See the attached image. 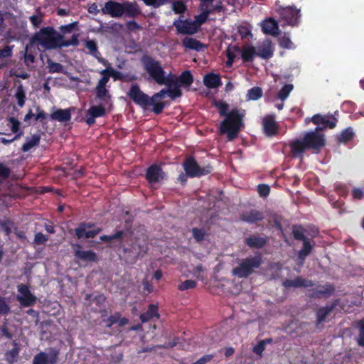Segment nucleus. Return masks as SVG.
Listing matches in <instances>:
<instances>
[{
  "label": "nucleus",
  "instance_id": "25",
  "mask_svg": "<svg viewBox=\"0 0 364 364\" xmlns=\"http://www.w3.org/2000/svg\"><path fill=\"white\" fill-rule=\"evenodd\" d=\"M132 231H130L129 230H117L116 232L110 235H102L100 237V240L105 242H110L114 240H119L122 245H123L124 240L128 237V236L132 237Z\"/></svg>",
  "mask_w": 364,
  "mask_h": 364
},
{
  "label": "nucleus",
  "instance_id": "9",
  "mask_svg": "<svg viewBox=\"0 0 364 364\" xmlns=\"http://www.w3.org/2000/svg\"><path fill=\"white\" fill-rule=\"evenodd\" d=\"M127 95L136 105L141 107L145 108L151 106V98L141 90L139 85L136 83L131 85Z\"/></svg>",
  "mask_w": 364,
  "mask_h": 364
},
{
  "label": "nucleus",
  "instance_id": "8",
  "mask_svg": "<svg viewBox=\"0 0 364 364\" xmlns=\"http://www.w3.org/2000/svg\"><path fill=\"white\" fill-rule=\"evenodd\" d=\"M276 12L279 16V21H283L282 26H296L299 25L300 10L297 9L296 6H279Z\"/></svg>",
  "mask_w": 364,
  "mask_h": 364
},
{
  "label": "nucleus",
  "instance_id": "10",
  "mask_svg": "<svg viewBox=\"0 0 364 364\" xmlns=\"http://www.w3.org/2000/svg\"><path fill=\"white\" fill-rule=\"evenodd\" d=\"M321 128L317 127L315 131L309 132L304 135L303 139L308 149H312L316 151H319L324 146V136L318 133V131Z\"/></svg>",
  "mask_w": 364,
  "mask_h": 364
},
{
  "label": "nucleus",
  "instance_id": "41",
  "mask_svg": "<svg viewBox=\"0 0 364 364\" xmlns=\"http://www.w3.org/2000/svg\"><path fill=\"white\" fill-rule=\"evenodd\" d=\"M354 132L351 127H348L343 130L338 136V140L341 143H346L353 139Z\"/></svg>",
  "mask_w": 364,
  "mask_h": 364
},
{
  "label": "nucleus",
  "instance_id": "30",
  "mask_svg": "<svg viewBox=\"0 0 364 364\" xmlns=\"http://www.w3.org/2000/svg\"><path fill=\"white\" fill-rule=\"evenodd\" d=\"M158 311L159 309L157 305L149 304L146 311L141 314L139 318L142 323L148 322L153 318H159L160 315Z\"/></svg>",
  "mask_w": 364,
  "mask_h": 364
},
{
  "label": "nucleus",
  "instance_id": "27",
  "mask_svg": "<svg viewBox=\"0 0 364 364\" xmlns=\"http://www.w3.org/2000/svg\"><path fill=\"white\" fill-rule=\"evenodd\" d=\"M50 119L60 122H68L71 119V109H58L50 114Z\"/></svg>",
  "mask_w": 364,
  "mask_h": 364
},
{
  "label": "nucleus",
  "instance_id": "43",
  "mask_svg": "<svg viewBox=\"0 0 364 364\" xmlns=\"http://www.w3.org/2000/svg\"><path fill=\"white\" fill-rule=\"evenodd\" d=\"M15 98L17 101V105L22 107L25 105L26 102V92L22 85H19L16 90V93L14 95Z\"/></svg>",
  "mask_w": 364,
  "mask_h": 364
},
{
  "label": "nucleus",
  "instance_id": "11",
  "mask_svg": "<svg viewBox=\"0 0 364 364\" xmlns=\"http://www.w3.org/2000/svg\"><path fill=\"white\" fill-rule=\"evenodd\" d=\"M19 293L16 296L17 301L22 307L32 306L37 302V297L30 291L27 284H21L17 286Z\"/></svg>",
  "mask_w": 364,
  "mask_h": 364
},
{
  "label": "nucleus",
  "instance_id": "37",
  "mask_svg": "<svg viewBox=\"0 0 364 364\" xmlns=\"http://www.w3.org/2000/svg\"><path fill=\"white\" fill-rule=\"evenodd\" d=\"M41 136L38 134H33L31 138L27 137L26 141L23 144L21 151L23 152L29 151L34 146H38Z\"/></svg>",
  "mask_w": 364,
  "mask_h": 364
},
{
  "label": "nucleus",
  "instance_id": "36",
  "mask_svg": "<svg viewBox=\"0 0 364 364\" xmlns=\"http://www.w3.org/2000/svg\"><path fill=\"white\" fill-rule=\"evenodd\" d=\"M85 46L90 50L92 55L96 58L100 63L104 65L107 63V60L100 57V53L98 51L97 43L94 41H87Z\"/></svg>",
  "mask_w": 364,
  "mask_h": 364
},
{
  "label": "nucleus",
  "instance_id": "23",
  "mask_svg": "<svg viewBox=\"0 0 364 364\" xmlns=\"http://www.w3.org/2000/svg\"><path fill=\"white\" fill-rule=\"evenodd\" d=\"M232 50L241 53V58L244 63L252 62L256 56V49L253 46H247L242 49L237 46H234Z\"/></svg>",
  "mask_w": 364,
  "mask_h": 364
},
{
  "label": "nucleus",
  "instance_id": "22",
  "mask_svg": "<svg viewBox=\"0 0 364 364\" xmlns=\"http://www.w3.org/2000/svg\"><path fill=\"white\" fill-rule=\"evenodd\" d=\"M268 242L267 237H260L257 235H252L245 239V243L250 248L261 249Z\"/></svg>",
  "mask_w": 364,
  "mask_h": 364
},
{
  "label": "nucleus",
  "instance_id": "33",
  "mask_svg": "<svg viewBox=\"0 0 364 364\" xmlns=\"http://www.w3.org/2000/svg\"><path fill=\"white\" fill-rule=\"evenodd\" d=\"M182 44L186 48L196 51H200L204 48L203 44L200 41L190 37H185L182 40Z\"/></svg>",
  "mask_w": 364,
  "mask_h": 364
},
{
  "label": "nucleus",
  "instance_id": "28",
  "mask_svg": "<svg viewBox=\"0 0 364 364\" xmlns=\"http://www.w3.org/2000/svg\"><path fill=\"white\" fill-rule=\"evenodd\" d=\"M203 83L208 88L214 89L221 85L222 82L219 75L210 73L204 76Z\"/></svg>",
  "mask_w": 364,
  "mask_h": 364
},
{
  "label": "nucleus",
  "instance_id": "62",
  "mask_svg": "<svg viewBox=\"0 0 364 364\" xmlns=\"http://www.w3.org/2000/svg\"><path fill=\"white\" fill-rule=\"evenodd\" d=\"M8 121L11 124V129L12 132L17 133L20 129V122L14 117H9Z\"/></svg>",
  "mask_w": 364,
  "mask_h": 364
},
{
  "label": "nucleus",
  "instance_id": "42",
  "mask_svg": "<svg viewBox=\"0 0 364 364\" xmlns=\"http://www.w3.org/2000/svg\"><path fill=\"white\" fill-rule=\"evenodd\" d=\"M262 90L259 87H253L248 90L246 95L247 100H257L262 97Z\"/></svg>",
  "mask_w": 364,
  "mask_h": 364
},
{
  "label": "nucleus",
  "instance_id": "54",
  "mask_svg": "<svg viewBox=\"0 0 364 364\" xmlns=\"http://www.w3.org/2000/svg\"><path fill=\"white\" fill-rule=\"evenodd\" d=\"M180 85L168 89V95L173 100L180 97L182 95V92L180 89Z\"/></svg>",
  "mask_w": 364,
  "mask_h": 364
},
{
  "label": "nucleus",
  "instance_id": "31",
  "mask_svg": "<svg viewBox=\"0 0 364 364\" xmlns=\"http://www.w3.org/2000/svg\"><path fill=\"white\" fill-rule=\"evenodd\" d=\"M274 55V49L270 43L264 44L262 46L257 47L256 50V56L262 59L268 60Z\"/></svg>",
  "mask_w": 364,
  "mask_h": 364
},
{
  "label": "nucleus",
  "instance_id": "17",
  "mask_svg": "<svg viewBox=\"0 0 364 364\" xmlns=\"http://www.w3.org/2000/svg\"><path fill=\"white\" fill-rule=\"evenodd\" d=\"M75 257L83 262H97L98 257L92 250H84L80 245H75Z\"/></svg>",
  "mask_w": 364,
  "mask_h": 364
},
{
  "label": "nucleus",
  "instance_id": "40",
  "mask_svg": "<svg viewBox=\"0 0 364 364\" xmlns=\"http://www.w3.org/2000/svg\"><path fill=\"white\" fill-rule=\"evenodd\" d=\"M95 92L97 98L104 101L105 103H107L109 100H110L111 96L106 87L97 85Z\"/></svg>",
  "mask_w": 364,
  "mask_h": 364
},
{
  "label": "nucleus",
  "instance_id": "34",
  "mask_svg": "<svg viewBox=\"0 0 364 364\" xmlns=\"http://www.w3.org/2000/svg\"><path fill=\"white\" fill-rule=\"evenodd\" d=\"M129 320L125 318H121V314L119 312H115L111 315L106 321V326L110 328L114 323H118L119 326H124L127 324Z\"/></svg>",
  "mask_w": 364,
  "mask_h": 364
},
{
  "label": "nucleus",
  "instance_id": "46",
  "mask_svg": "<svg viewBox=\"0 0 364 364\" xmlns=\"http://www.w3.org/2000/svg\"><path fill=\"white\" fill-rule=\"evenodd\" d=\"M186 5L182 1H176L172 4V10L176 14H182L186 11Z\"/></svg>",
  "mask_w": 364,
  "mask_h": 364
},
{
  "label": "nucleus",
  "instance_id": "61",
  "mask_svg": "<svg viewBox=\"0 0 364 364\" xmlns=\"http://www.w3.org/2000/svg\"><path fill=\"white\" fill-rule=\"evenodd\" d=\"M235 51L232 50V48H228L227 50V58L228 60L226 62L227 67H231L232 65L233 62L235 61V59L236 58Z\"/></svg>",
  "mask_w": 364,
  "mask_h": 364
},
{
  "label": "nucleus",
  "instance_id": "45",
  "mask_svg": "<svg viewBox=\"0 0 364 364\" xmlns=\"http://www.w3.org/2000/svg\"><path fill=\"white\" fill-rule=\"evenodd\" d=\"M19 349L17 347L7 351L5 354L6 360L9 364H13L16 361V358L18 355Z\"/></svg>",
  "mask_w": 364,
  "mask_h": 364
},
{
  "label": "nucleus",
  "instance_id": "59",
  "mask_svg": "<svg viewBox=\"0 0 364 364\" xmlns=\"http://www.w3.org/2000/svg\"><path fill=\"white\" fill-rule=\"evenodd\" d=\"M10 311V307L6 302L5 298L0 296V315L8 314Z\"/></svg>",
  "mask_w": 364,
  "mask_h": 364
},
{
  "label": "nucleus",
  "instance_id": "47",
  "mask_svg": "<svg viewBox=\"0 0 364 364\" xmlns=\"http://www.w3.org/2000/svg\"><path fill=\"white\" fill-rule=\"evenodd\" d=\"M215 106L218 108V112L220 116H227L228 114V108L229 105L225 102L223 101H215L214 103Z\"/></svg>",
  "mask_w": 364,
  "mask_h": 364
},
{
  "label": "nucleus",
  "instance_id": "24",
  "mask_svg": "<svg viewBox=\"0 0 364 364\" xmlns=\"http://www.w3.org/2000/svg\"><path fill=\"white\" fill-rule=\"evenodd\" d=\"M289 146L294 157H302L304 152L308 149L303 138L290 141Z\"/></svg>",
  "mask_w": 364,
  "mask_h": 364
},
{
  "label": "nucleus",
  "instance_id": "56",
  "mask_svg": "<svg viewBox=\"0 0 364 364\" xmlns=\"http://www.w3.org/2000/svg\"><path fill=\"white\" fill-rule=\"evenodd\" d=\"M257 191L261 197H267L269 195L270 187L267 184H259L257 186Z\"/></svg>",
  "mask_w": 364,
  "mask_h": 364
},
{
  "label": "nucleus",
  "instance_id": "51",
  "mask_svg": "<svg viewBox=\"0 0 364 364\" xmlns=\"http://www.w3.org/2000/svg\"><path fill=\"white\" fill-rule=\"evenodd\" d=\"M47 63L50 73H54L62 72L63 65L60 63L53 62L50 59H48Z\"/></svg>",
  "mask_w": 364,
  "mask_h": 364
},
{
  "label": "nucleus",
  "instance_id": "1",
  "mask_svg": "<svg viewBox=\"0 0 364 364\" xmlns=\"http://www.w3.org/2000/svg\"><path fill=\"white\" fill-rule=\"evenodd\" d=\"M63 36L58 33L53 27L47 26L41 30L33 37V41L38 43L47 50L56 48L77 46L79 44L78 35L73 34L70 39L64 40Z\"/></svg>",
  "mask_w": 364,
  "mask_h": 364
},
{
  "label": "nucleus",
  "instance_id": "3",
  "mask_svg": "<svg viewBox=\"0 0 364 364\" xmlns=\"http://www.w3.org/2000/svg\"><path fill=\"white\" fill-rule=\"evenodd\" d=\"M101 11L103 14L109 15L112 18H121L123 15L127 17L136 18L141 12L139 5L135 1L120 3L112 0L105 2Z\"/></svg>",
  "mask_w": 364,
  "mask_h": 364
},
{
  "label": "nucleus",
  "instance_id": "19",
  "mask_svg": "<svg viewBox=\"0 0 364 364\" xmlns=\"http://www.w3.org/2000/svg\"><path fill=\"white\" fill-rule=\"evenodd\" d=\"M241 220L249 224L257 223L262 221L264 218V213L256 209H251L240 214Z\"/></svg>",
  "mask_w": 364,
  "mask_h": 364
},
{
  "label": "nucleus",
  "instance_id": "57",
  "mask_svg": "<svg viewBox=\"0 0 364 364\" xmlns=\"http://www.w3.org/2000/svg\"><path fill=\"white\" fill-rule=\"evenodd\" d=\"M279 44L280 47L288 49L291 48L293 46V43L291 42V39L286 36H284L279 38Z\"/></svg>",
  "mask_w": 364,
  "mask_h": 364
},
{
  "label": "nucleus",
  "instance_id": "18",
  "mask_svg": "<svg viewBox=\"0 0 364 364\" xmlns=\"http://www.w3.org/2000/svg\"><path fill=\"white\" fill-rule=\"evenodd\" d=\"M262 127L264 133L268 136H274L278 132L279 127L275 121V117L271 114L264 117L262 119Z\"/></svg>",
  "mask_w": 364,
  "mask_h": 364
},
{
  "label": "nucleus",
  "instance_id": "44",
  "mask_svg": "<svg viewBox=\"0 0 364 364\" xmlns=\"http://www.w3.org/2000/svg\"><path fill=\"white\" fill-rule=\"evenodd\" d=\"M294 86L292 84H286L282 87L277 94V97L282 101L285 100L292 91Z\"/></svg>",
  "mask_w": 364,
  "mask_h": 364
},
{
  "label": "nucleus",
  "instance_id": "14",
  "mask_svg": "<svg viewBox=\"0 0 364 364\" xmlns=\"http://www.w3.org/2000/svg\"><path fill=\"white\" fill-rule=\"evenodd\" d=\"M173 26L179 33L189 35L196 33L199 27V24L196 21H181L180 18L174 21Z\"/></svg>",
  "mask_w": 364,
  "mask_h": 364
},
{
  "label": "nucleus",
  "instance_id": "5",
  "mask_svg": "<svg viewBox=\"0 0 364 364\" xmlns=\"http://www.w3.org/2000/svg\"><path fill=\"white\" fill-rule=\"evenodd\" d=\"M262 264V256L257 253L254 256H250L240 261L234 267L231 274L237 278L245 279L253 274L255 269H259Z\"/></svg>",
  "mask_w": 364,
  "mask_h": 364
},
{
  "label": "nucleus",
  "instance_id": "39",
  "mask_svg": "<svg viewBox=\"0 0 364 364\" xmlns=\"http://www.w3.org/2000/svg\"><path fill=\"white\" fill-rule=\"evenodd\" d=\"M333 308V306H326L325 307L319 308L316 311V323L320 324L322 322H323L326 320V317L332 311Z\"/></svg>",
  "mask_w": 364,
  "mask_h": 364
},
{
  "label": "nucleus",
  "instance_id": "52",
  "mask_svg": "<svg viewBox=\"0 0 364 364\" xmlns=\"http://www.w3.org/2000/svg\"><path fill=\"white\" fill-rule=\"evenodd\" d=\"M197 283L196 281L192 279H187L178 285V289L180 291H186L188 289H193L196 287Z\"/></svg>",
  "mask_w": 364,
  "mask_h": 364
},
{
  "label": "nucleus",
  "instance_id": "50",
  "mask_svg": "<svg viewBox=\"0 0 364 364\" xmlns=\"http://www.w3.org/2000/svg\"><path fill=\"white\" fill-rule=\"evenodd\" d=\"M192 234L196 241L198 242H200L205 238V232L203 229L193 228L192 229Z\"/></svg>",
  "mask_w": 364,
  "mask_h": 364
},
{
  "label": "nucleus",
  "instance_id": "6",
  "mask_svg": "<svg viewBox=\"0 0 364 364\" xmlns=\"http://www.w3.org/2000/svg\"><path fill=\"white\" fill-rule=\"evenodd\" d=\"M306 230L299 225L292 226V235L296 240L301 241L302 248L298 251V264L302 265L306 258L311 253L315 242L306 236Z\"/></svg>",
  "mask_w": 364,
  "mask_h": 364
},
{
  "label": "nucleus",
  "instance_id": "4",
  "mask_svg": "<svg viewBox=\"0 0 364 364\" xmlns=\"http://www.w3.org/2000/svg\"><path fill=\"white\" fill-rule=\"evenodd\" d=\"M243 117L244 114L241 113L238 109H232L220 123V133L226 134L229 141L233 140L237 137L240 127L243 124Z\"/></svg>",
  "mask_w": 364,
  "mask_h": 364
},
{
  "label": "nucleus",
  "instance_id": "58",
  "mask_svg": "<svg viewBox=\"0 0 364 364\" xmlns=\"http://www.w3.org/2000/svg\"><path fill=\"white\" fill-rule=\"evenodd\" d=\"M11 173L9 167L5 166L3 163H0V183L3 179L7 178Z\"/></svg>",
  "mask_w": 364,
  "mask_h": 364
},
{
  "label": "nucleus",
  "instance_id": "26",
  "mask_svg": "<svg viewBox=\"0 0 364 364\" xmlns=\"http://www.w3.org/2000/svg\"><path fill=\"white\" fill-rule=\"evenodd\" d=\"M147 247L145 245H141L137 242V240L132 242L129 247L124 248V252H132L133 253L136 258H138L139 256H143L147 252Z\"/></svg>",
  "mask_w": 364,
  "mask_h": 364
},
{
  "label": "nucleus",
  "instance_id": "35",
  "mask_svg": "<svg viewBox=\"0 0 364 364\" xmlns=\"http://www.w3.org/2000/svg\"><path fill=\"white\" fill-rule=\"evenodd\" d=\"M178 84L180 86L189 87L193 82V76L190 70H186L177 77Z\"/></svg>",
  "mask_w": 364,
  "mask_h": 364
},
{
  "label": "nucleus",
  "instance_id": "38",
  "mask_svg": "<svg viewBox=\"0 0 364 364\" xmlns=\"http://www.w3.org/2000/svg\"><path fill=\"white\" fill-rule=\"evenodd\" d=\"M221 6H205V5H200V9L202 11V13L200 14L199 16V25L205 22L207 20L209 14L215 11H220Z\"/></svg>",
  "mask_w": 364,
  "mask_h": 364
},
{
  "label": "nucleus",
  "instance_id": "12",
  "mask_svg": "<svg viewBox=\"0 0 364 364\" xmlns=\"http://www.w3.org/2000/svg\"><path fill=\"white\" fill-rule=\"evenodd\" d=\"M60 350L50 348L48 353L40 352L33 359V364H57Z\"/></svg>",
  "mask_w": 364,
  "mask_h": 364
},
{
  "label": "nucleus",
  "instance_id": "2",
  "mask_svg": "<svg viewBox=\"0 0 364 364\" xmlns=\"http://www.w3.org/2000/svg\"><path fill=\"white\" fill-rule=\"evenodd\" d=\"M144 70L159 85H166L168 88L174 87L178 84L177 76L169 74L166 76V72L161 67L160 63L149 55L144 56L141 59Z\"/></svg>",
  "mask_w": 364,
  "mask_h": 364
},
{
  "label": "nucleus",
  "instance_id": "15",
  "mask_svg": "<svg viewBox=\"0 0 364 364\" xmlns=\"http://www.w3.org/2000/svg\"><path fill=\"white\" fill-rule=\"evenodd\" d=\"M106 114V109L104 105H92L87 111L85 118V123L92 126L95 123V119L103 117Z\"/></svg>",
  "mask_w": 364,
  "mask_h": 364
},
{
  "label": "nucleus",
  "instance_id": "63",
  "mask_svg": "<svg viewBox=\"0 0 364 364\" xmlns=\"http://www.w3.org/2000/svg\"><path fill=\"white\" fill-rule=\"evenodd\" d=\"M29 20L33 26L36 28L38 27L43 21V15H33L30 16Z\"/></svg>",
  "mask_w": 364,
  "mask_h": 364
},
{
  "label": "nucleus",
  "instance_id": "48",
  "mask_svg": "<svg viewBox=\"0 0 364 364\" xmlns=\"http://www.w3.org/2000/svg\"><path fill=\"white\" fill-rule=\"evenodd\" d=\"M358 326L359 333L357 343L359 346L364 347V318L358 322Z\"/></svg>",
  "mask_w": 364,
  "mask_h": 364
},
{
  "label": "nucleus",
  "instance_id": "55",
  "mask_svg": "<svg viewBox=\"0 0 364 364\" xmlns=\"http://www.w3.org/2000/svg\"><path fill=\"white\" fill-rule=\"evenodd\" d=\"M237 32L242 38H246L251 35L250 28L246 25H240L237 26Z\"/></svg>",
  "mask_w": 364,
  "mask_h": 364
},
{
  "label": "nucleus",
  "instance_id": "53",
  "mask_svg": "<svg viewBox=\"0 0 364 364\" xmlns=\"http://www.w3.org/2000/svg\"><path fill=\"white\" fill-rule=\"evenodd\" d=\"M337 122V119L333 116L323 117L322 125L323 128L328 127L330 129H333L334 127H336Z\"/></svg>",
  "mask_w": 364,
  "mask_h": 364
},
{
  "label": "nucleus",
  "instance_id": "32",
  "mask_svg": "<svg viewBox=\"0 0 364 364\" xmlns=\"http://www.w3.org/2000/svg\"><path fill=\"white\" fill-rule=\"evenodd\" d=\"M102 231V229L100 228H97L94 230H85L84 228L82 227H78L75 228V235L78 239L85 237V238H93L95 237L97 234H99Z\"/></svg>",
  "mask_w": 364,
  "mask_h": 364
},
{
  "label": "nucleus",
  "instance_id": "21",
  "mask_svg": "<svg viewBox=\"0 0 364 364\" xmlns=\"http://www.w3.org/2000/svg\"><path fill=\"white\" fill-rule=\"evenodd\" d=\"M262 30L265 34L277 36L279 33L278 21L272 17L265 19L262 24Z\"/></svg>",
  "mask_w": 364,
  "mask_h": 364
},
{
  "label": "nucleus",
  "instance_id": "60",
  "mask_svg": "<svg viewBox=\"0 0 364 364\" xmlns=\"http://www.w3.org/2000/svg\"><path fill=\"white\" fill-rule=\"evenodd\" d=\"M13 222L10 220H6L1 223V226L6 235H9L11 233V227Z\"/></svg>",
  "mask_w": 364,
  "mask_h": 364
},
{
  "label": "nucleus",
  "instance_id": "20",
  "mask_svg": "<svg viewBox=\"0 0 364 364\" xmlns=\"http://www.w3.org/2000/svg\"><path fill=\"white\" fill-rule=\"evenodd\" d=\"M283 287L287 289L294 287V288H299V287H311L314 285L313 281L310 279H304L303 277L299 276L296 277L294 279H287L282 282Z\"/></svg>",
  "mask_w": 364,
  "mask_h": 364
},
{
  "label": "nucleus",
  "instance_id": "29",
  "mask_svg": "<svg viewBox=\"0 0 364 364\" xmlns=\"http://www.w3.org/2000/svg\"><path fill=\"white\" fill-rule=\"evenodd\" d=\"M320 289H314L311 295L309 296L311 298H322V297H328L331 294H333L335 291V288L331 284H326L324 286H321Z\"/></svg>",
  "mask_w": 364,
  "mask_h": 364
},
{
  "label": "nucleus",
  "instance_id": "49",
  "mask_svg": "<svg viewBox=\"0 0 364 364\" xmlns=\"http://www.w3.org/2000/svg\"><path fill=\"white\" fill-rule=\"evenodd\" d=\"M103 73H108L109 77H112L114 80H124V75L117 70H115L112 67H107V68L103 70Z\"/></svg>",
  "mask_w": 364,
  "mask_h": 364
},
{
  "label": "nucleus",
  "instance_id": "7",
  "mask_svg": "<svg viewBox=\"0 0 364 364\" xmlns=\"http://www.w3.org/2000/svg\"><path fill=\"white\" fill-rule=\"evenodd\" d=\"M183 168L190 178L201 177L210 173L213 167L210 165L200 166L193 156H188L183 162Z\"/></svg>",
  "mask_w": 364,
  "mask_h": 364
},
{
  "label": "nucleus",
  "instance_id": "13",
  "mask_svg": "<svg viewBox=\"0 0 364 364\" xmlns=\"http://www.w3.org/2000/svg\"><path fill=\"white\" fill-rule=\"evenodd\" d=\"M145 178L152 185L166 179V174L160 166L154 164L146 169Z\"/></svg>",
  "mask_w": 364,
  "mask_h": 364
},
{
  "label": "nucleus",
  "instance_id": "64",
  "mask_svg": "<svg viewBox=\"0 0 364 364\" xmlns=\"http://www.w3.org/2000/svg\"><path fill=\"white\" fill-rule=\"evenodd\" d=\"M48 240V237L42 232H38L35 235L34 242L36 245H43Z\"/></svg>",
  "mask_w": 364,
  "mask_h": 364
},
{
  "label": "nucleus",
  "instance_id": "16",
  "mask_svg": "<svg viewBox=\"0 0 364 364\" xmlns=\"http://www.w3.org/2000/svg\"><path fill=\"white\" fill-rule=\"evenodd\" d=\"M166 95H168V89H162L159 92L154 94L151 98L152 111L156 114H160L166 107L164 102H159Z\"/></svg>",
  "mask_w": 364,
  "mask_h": 364
}]
</instances>
